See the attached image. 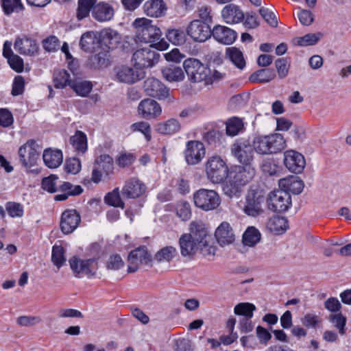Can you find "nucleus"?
Instances as JSON below:
<instances>
[{"label":"nucleus","mask_w":351,"mask_h":351,"mask_svg":"<svg viewBox=\"0 0 351 351\" xmlns=\"http://www.w3.org/2000/svg\"><path fill=\"white\" fill-rule=\"evenodd\" d=\"M179 246L183 257L191 258L198 251L206 257L215 256L216 246L212 236L203 223L193 221L189 226V232L180 237Z\"/></svg>","instance_id":"1"},{"label":"nucleus","mask_w":351,"mask_h":351,"mask_svg":"<svg viewBox=\"0 0 351 351\" xmlns=\"http://www.w3.org/2000/svg\"><path fill=\"white\" fill-rule=\"evenodd\" d=\"M132 26L136 29V37L140 41L149 43L151 47L160 51L169 48V43L162 38L160 29L154 25L152 20L138 18L134 21Z\"/></svg>","instance_id":"2"},{"label":"nucleus","mask_w":351,"mask_h":351,"mask_svg":"<svg viewBox=\"0 0 351 351\" xmlns=\"http://www.w3.org/2000/svg\"><path fill=\"white\" fill-rule=\"evenodd\" d=\"M252 146L259 155H271L283 151L287 147V141L279 133L257 135L253 138Z\"/></svg>","instance_id":"3"},{"label":"nucleus","mask_w":351,"mask_h":351,"mask_svg":"<svg viewBox=\"0 0 351 351\" xmlns=\"http://www.w3.org/2000/svg\"><path fill=\"white\" fill-rule=\"evenodd\" d=\"M264 193L258 189L250 188L245 196L242 210L247 216L256 217L264 212Z\"/></svg>","instance_id":"4"},{"label":"nucleus","mask_w":351,"mask_h":351,"mask_svg":"<svg viewBox=\"0 0 351 351\" xmlns=\"http://www.w3.org/2000/svg\"><path fill=\"white\" fill-rule=\"evenodd\" d=\"M183 67L189 80L192 83H205L208 75L210 73V70L206 64L194 58L184 60Z\"/></svg>","instance_id":"5"},{"label":"nucleus","mask_w":351,"mask_h":351,"mask_svg":"<svg viewBox=\"0 0 351 351\" xmlns=\"http://www.w3.org/2000/svg\"><path fill=\"white\" fill-rule=\"evenodd\" d=\"M194 204L204 211L217 208L221 204V197L214 190L201 189L193 194Z\"/></svg>","instance_id":"6"},{"label":"nucleus","mask_w":351,"mask_h":351,"mask_svg":"<svg viewBox=\"0 0 351 351\" xmlns=\"http://www.w3.org/2000/svg\"><path fill=\"white\" fill-rule=\"evenodd\" d=\"M208 179L215 184L221 183L228 173V168L220 156L210 157L205 165Z\"/></svg>","instance_id":"7"},{"label":"nucleus","mask_w":351,"mask_h":351,"mask_svg":"<svg viewBox=\"0 0 351 351\" xmlns=\"http://www.w3.org/2000/svg\"><path fill=\"white\" fill-rule=\"evenodd\" d=\"M154 47H143L137 49L132 56V60L138 69L152 68L156 65L160 55L155 51Z\"/></svg>","instance_id":"8"},{"label":"nucleus","mask_w":351,"mask_h":351,"mask_svg":"<svg viewBox=\"0 0 351 351\" xmlns=\"http://www.w3.org/2000/svg\"><path fill=\"white\" fill-rule=\"evenodd\" d=\"M144 73L134 66L122 64L114 69V80L124 84H133L142 80Z\"/></svg>","instance_id":"9"},{"label":"nucleus","mask_w":351,"mask_h":351,"mask_svg":"<svg viewBox=\"0 0 351 351\" xmlns=\"http://www.w3.org/2000/svg\"><path fill=\"white\" fill-rule=\"evenodd\" d=\"M70 267L75 276H94L98 269L97 261L95 258L81 259L73 256L69 261Z\"/></svg>","instance_id":"10"},{"label":"nucleus","mask_w":351,"mask_h":351,"mask_svg":"<svg viewBox=\"0 0 351 351\" xmlns=\"http://www.w3.org/2000/svg\"><path fill=\"white\" fill-rule=\"evenodd\" d=\"M268 208L274 212L282 213L287 211L291 205V197L289 193L282 189L270 192L267 198Z\"/></svg>","instance_id":"11"},{"label":"nucleus","mask_w":351,"mask_h":351,"mask_svg":"<svg viewBox=\"0 0 351 351\" xmlns=\"http://www.w3.org/2000/svg\"><path fill=\"white\" fill-rule=\"evenodd\" d=\"M40 147L34 140H29L19 149V157L21 165L25 167H32L36 164L39 158Z\"/></svg>","instance_id":"12"},{"label":"nucleus","mask_w":351,"mask_h":351,"mask_svg":"<svg viewBox=\"0 0 351 351\" xmlns=\"http://www.w3.org/2000/svg\"><path fill=\"white\" fill-rule=\"evenodd\" d=\"M143 88L147 95L150 97L159 100L168 99L170 102L174 101V99L170 97L169 89L157 78L147 77L144 81Z\"/></svg>","instance_id":"13"},{"label":"nucleus","mask_w":351,"mask_h":351,"mask_svg":"<svg viewBox=\"0 0 351 351\" xmlns=\"http://www.w3.org/2000/svg\"><path fill=\"white\" fill-rule=\"evenodd\" d=\"M153 258L145 247H139L132 250L128 256V272L136 271L142 265H151Z\"/></svg>","instance_id":"14"},{"label":"nucleus","mask_w":351,"mask_h":351,"mask_svg":"<svg viewBox=\"0 0 351 351\" xmlns=\"http://www.w3.org/2000/svg\"><path fill=\"white\" fill-rule=\"evenodd\" d=\"M254 148L247 140H238L231 147L232 154L244 165H251L254 158Z\"/></svg>","instance_id":"15"},{"label":"nucleus","mask_w":351,"mask_h":351,"mask_svg":"<svg viewBox=\"0 0 351 351\" xmlns=\"http://www.w3.org/2000/svg\"><path fill=\"white\" fill-rule=\"evenodd\" d=\"M186 34L194 41L203 43L210 37L212 32L206 23L200 20H193L187 26Z\"/></svg>","instance_id":"16"},{"label":"nucleus","mask_w":351,"mask_h":351,"mask_svg":"<svg viewBox=\"0 0 351 351\" xmlns=\"http://www.w3.org/2000/svg\"><path fill=\"white\" fill-rule=\"evenodd\" d=\"M206 149L204 144L198 141H190L186 144L184 152L187 164L195 165L199 163L204 158Z\"/></svg>","instance_id":"17"},{"label":"nucleus","mask_w":351,"mask_h":351,"mask_svg":"<svg viewBox=\"0 0 351 351\" xmlns=\"http://www.w3.org/2000/svg\"><path fill=\"white\" fill-rule=\"evenodd\" d=\"M255 173L256 170L252 165H237L228 171V175L243 187L252 180Z\"/></svg>","instance_id":"18"},{"label":"nucleus","mask_w":351,"mask_h":351,"mask_svg":"<svg viewBox=\"0 0 351 351\" xmlns=\"http://www.w3.org/2000/svg\"><path fill=\"white\" fill-rule=\"evenodd\" d=\"M283 162L289 171L295 173H301L306 166L304 156L293 149L284 153Z\"/></svg>","instance_id":"19"},{"label":"nucleus","mask_w":351,"mask_h":351,"mask_svg":"<svg viewBox=\"0 0 351 351\" xmlns=\"http://www.w3.org/2000/svg\"><path fill=\"white\" fill-rule=\"evenodd\" d=\"M14 48L16 51L25 56H35L38 54L39 45L37 42L27 36L16 38Z\"/></svg>","instance_id":"20"},{"label":"nucleus","mask_w":351,"mask_h":351,"mask_svg":"<svg viewBox=\"0 0 351 351\" xmlns=\"http://www.w3.org/2000/svg\"><path fill=\"white\" fill-rule=\"evenodd\" d=\"M147 190L145 183L137 178H130L125 181L122 188V195L130 199L141 197Z\"/></svg>","instance_id":"21"},{"label":"nucleus","mask_w":351,"mask_h":351,"mask_svg":"<svg viewBox=\"0 0 351 351\" xmlns=\"http://www.w3.org/2000/svg\"><path fill=\"white\" fill-rule=\"evenodd\" d=\"M138 114L143 119H156L162 114L160 105L152 99H145L138 106Z\"/></svg>","instance_id":"22"},{"label":"nucleus","mask_w":351,"mask_h":351,"mask_svg":"<svg viewBox=\"0 0 351 351\" xmlns=\"http://www.w3.org/2000/svg\"><path fill=\"white\" fill-rule=\"evenodd\" d=\"M81 217L74 209L64 210L61 217L60 228L64 234L73 232L80 225Z\"/></svg>","instance_id":"23"},{"label":"nucleus","mask_w":351,"mask_h":351,"mask_svg":"<svg viewBox=\"0 0 351 351\" xmlns=\"http://www.w3.org/2000/svg\"><path fill=\"white\" fill-rule=\"evenodd\" d=\"M221 17L226 23L234 25L242 22L245 14L239 5L229 3L221 10Z\"/></svg>","instance_id":"24"},{"label":"nucleus","mask_w":351,"mask_h":351,"mask_svg":"<svg viewBox=\"0 0 351 351\" xmlns=\"http://www.w3.org/2000/svg\"><path fill=\"white\" fill-rule=\"evenodd\" d=\"M114 8L110 3L105 1H99L94 4L92 16L97 21H109L114 17Z\"/></svg>","instance_id":"25"},{"label":"nucleus","mask_w":351,"mask_h":351,"mask_svg":"<svg viewBox=\"0 0 351 351\" xmlns=\"http://www.w3.org/2000/svg\"><path fill=\"white\" fill-rule=\"evenodd\" d=\"M215 237L217 243L221 247L232 244L235 239V236L230 224L228 222H222L215 230Z\"/></svg>","instance_id":"26"},{"label":"nucleus","mask_w":351,"mask_h":351,"mask_svg":"<svg viewBox=\"0 0 351 351\" xmlns=\"http://www.w3.org/2000/svg\"><path fill=\"white\" fill-rule=\"evenodd\" d=\"M211 35L218 43L223 45H231L237 37V34L234 30L220 25L213 27Z\"/></svg>","instance_id":"27"},{"label":"nucleus","mask_w":351,"mask_h":351,"mask_svg":"<svg viewBox=\"0 0 351 351\" xmlns=\"http://www.w3.org/2000/svg\"><path fill=\"white\" fill-rule=\"evenodd\" d=\"M144 13L153 18H159L166 14L167 7L163 0H148L143 4Z\"/></svg>","instance_id":"28"},{"label":"nucleus","mask_w":351,"mask_h":351,"mask_svg":"<svg viewBox=\"0 0 351 351\" xmlns=\"http://www.w3.org/2000/svg\"><path fill=\"white\" fill-rule=\"evenodd\" d=\"M278 185L280 189L293 194H300L304 189V183L298 176H290L279 180Z\"/></svg>","instance_id":"29"},{"label":"nucleus","mask_w":351,"mask_h":351,"mask_svg":"<svg viewBox=\"0 0 351 351\" xmlns=\"http://www.w3.org/2000/svg\"><path fill=\"white\" fill-rule=\"evenodd\" d=\"M99 45L98 33L94 31H88L84 33L80 40V47L85 52H93Z\"/></svg>","instance_id":"30"},{"label":"nucleus","mask_w":351,"mask_h":351,"mask_svg":"<svg viewBox=\"0 0 351 351\" xmlns=\"http://www.w3.org/2000/svg\"><path fill=\"white\" fill-rule=\"evenodd\" d=\"M161 73L163 78L169 83L181 82L185 77L182 69L175 65L163 66Z\"/></svg>","instance_id":"31"},{"label":"nucleus","mask_w":351,"mask_h":351,"mask_svg":"<svg viewBox=\"0 0 351 351\" xmlns=\"http://www.w3.org/2000/svg\"><path fill=\"white\" fill-rule=\"evenodd\" d=\"M99 35V42H101L104 45L109 49H114L121 43V36L119 34L112 29H104L100 32Z\"/></svg>","instance_id":"32"},{"label":"nucleus","mask_w":351,"mask_h":351,"mask_svg":"<svg viewBox=\"0 0 351 351\" xmlns=\"http://www.w3.org/2000/svg\"><path fill=\"white\" fill-rule=\"evenodd\" d=\"M43 158L47 167L55 169L62 164L63 155L60 150L49 148L44 151Z\"/></svg>","instance_id":"33"},{"label":"nucleus","mask_w":351,"mask_h":351,"mask_svg":"<svg viewBox=\"0 0 351 351\" xmlns=\"http://www.w3.org/2000/svg\"><path fill=\"white\" fill-rule=\"evenodd\" d=\"M70 88L77 95L85 97L92 91L93 84L91 82L81 77H75L70 84Z\"/></svg>","instance_id":"34"},{"label":"nucleus","mask_w":351,"mask_h":351,"mask_svg":"<svg viewBox=\"0 0 351 351\" xmlns=\"http://www.w3.org/2000/svg\"><path fill=\"white\" fill-rule=\"evenodd\" d=\"M267 228L274 234H282L289 228L288 221L283 217L274 216L268 220Z\"/></svg>","instance_id":"35"},{"label":"nucleus","mask_w":351,"mask_h":351,"mask_svg":"<svg viewBox=\"0 0 351 351\" xmlns=\"http://www.w3.org/2000/svg\"><path fill=\"white\" fill-rule=\"evenodd\" d=\"M181 129V125L178 120L171 118L165 121L156 124V131L164 135H171L178 132Z\"/></svg>","instance_id":"36"},{"label":"nucleus","mask_w":351,"mask_h":351,"mask_svg":"<svg viewBox=\"0 0 351 351\" xmlns=\"http://www.w3.org/2000/svg\"><path fill=\"white\" fill-rule=\"evenodd\" d=\"M226 180L223 182L222 190L225 195L230 198L239 197L243 192V186L239 185V183L230 179L228 175Z\"/></svg>","instance_id":"37"},{"label":"nucleus","mask_w":351,"mask_h":351,"mask_svg":"<svg viewBox=\"0 0 351 351\" xmlns=\"http://www.w3.org/2000/svg\"><path fill=\"white\" fill-rule=\"evenodd\" d=\"M73 82L69 72L64 69H57L53 75V82L56 88H64L66 86L70 87Z\"/></svg>","instance_id":"38"},{"label":"nucleus","mask_w":351,"mask_h":351,"mask_svg":"<svg viewBox=\"0 0 351 351\" xmlns=\"http://www.w3.org/2000/svg\"><path fill=\"white\" fill-rule=\"evenodd\" d=\"M177 250L173 246H165L160 249L154 255V260L158 263H170L176 256Z\"/></svg>","instance_id":"39"},{"label":"nucleus","mask_w":351,"mask_h":351,"mask_svg":"<svg viewBox=\"0 0 351 351\" xmlns=\"http://www.w3.org/2000/svg\"><path fill=\"white\" fill-rule=\"evenodd\" d=\"M261 234L258 229L251 226L248 227L245 231L242 241L244 245L254 247L261 240Z\"/></svg>","instance_id":"40"},{"label":"nucleus","mask_w":351,"mask_h":351,"mask_svg":"<svg viewBox=\"0 0 351 351\" xmlns=\"http://www.w3.org/2000/svg\"><path fill=\"white\" fill-rule=\"evenodd\" d=\"M226 54L230 60L239 69L242 70L245 66V60L242 51L237 47H228Z\"/></svg>","instance_id":"41"},{"label":"nucleus","mask_w":351,"mask_h":351,"mask_svg":"<svg viewBox=\"0 0 351 351\" xmlns=\"http://www.w3.org/2000/svg\"><path fill=\"white\" fill-rule=\"evenodd\" d=\"M70 143L73 148L79 153L84 154L87 149V138L85 134L81 131H77L70 138Z\"/></svg>","instance_id":"42"},{"label":"nucleus","mask_w":351,"mask_h":351,"mask_svg":"<svg viewBox=\"0 0 351 351\" xmlns=\"http://www.w3.org/2000/svg\"><path fill=\"white\" fill-rule=\"evenodd\" d=\"M256 310L254 304L250 302H241L234 307V313L242 316V318H252L254 312Z\"/></svg>","instance_id":"43"},{"label":"nucleus","mask_w":351,"mask_h":351,"mask_svg":"<svg viewBox=\"0 0 351 351\" xmlns=\"http://www.w3.org/2000/svg\"><path fill=\"white\" fill-rule=\"evenodd\" d=\"M97 0H78V5L76 11L77 20L81 21L89 15L90 10H93V5Z\"/></svg>","instance_id":"44"},{"label":"nucleus","mask_w":351,"mask_h":351,"mask_svg":"<svg viewBox=\"0 0 351 351\" xmlns=\"http://www.w3.org/2000/svg\"><path fill=\"white\" fill-rule=\"evenodd\" d=\"M274 72L268 69H260L254 73H252L250 77V80L252 82H269L274 77Z\"/></svg>","instance_id":"45"},{"label":"nucleus","mask_w":351,"mask_h":351,"mask_svg":"<svg viewBox=\"0 0 351 351\" xmlns=\"http://www.w3.org/2000/svg\"><path fill=\"white\" fill-rule=\"evenodd\" d=\"M226 128L228 136H234L243 130V123L241 119L232 117L226 121Z\"/></svg>","instance_id":"46"},{"label":"nucleus","mask_w":351,"mask_h":351,"mask_svg":"<svg viewBox=\"0 0 351 351\" xmlns=\"http://www.w3.org/2000/svg\"><path fill=\"white\" fill-rule=\"evenodd\" d=\"M166 36L169 41L174 45H182L186 42L185 34L182 29H169L166 33Z\"/></svg>","instance_id":"47"},{"label":"nucleus","mask_w":351,"mask_h":351,"mask_svg":"<svg viewBox=\"0 0 351 351\" xmlns=\"http://www.w3.org/2000/svg\"><path fill=\"white\" fill-rule=\"evenodd\" d=\"M1 6L6 15L19 12L23 9L21 0H1Z\"/></svg>","instance_id":"48"},{"label":"nucleus","mask_w":351,"mask_h":351,"mask_svg":"<svg viewBox=\"0 0 351 351\" xmlns=\"http://www.w3.org/2000/svg\"><path fill=\"white\" fill-rule=\"evenodd\" d=\"M133 132H139L142 133L145 139L149 141L152 138V132L150 124L145 121H138L132 124L130 127Z\"/></svg>","instance_id":"49"},{"label":"nucleus","mask_w":351,"mask_h":351,"mask_svg":"<svg viewBox=\"0 0 351 351\" xmlns=\"http://www.w3.org/2000/svg\"><path fill=\"white\" fill-rule=\"evenodd\" d=\"M105 202L114 207H124V203L122 201L119 188H115L112 191L108 193L104 197Z\"/></svg>","instance_id":"50"},{"label":"nucleus","mask_w":351,"mask_h":351,"mask_svg":"<svg viewBox=\"0 0 351 351\" xmlns=\"http://www.w3.org/2000/svg\"><path fill=\"white\" fill-rule=\"evenodd\" d=\"M110 64L107 54L105 52H99L90 58L91 66L95 69L107 67Z\"/></svg>","instance_id":"51"},{"label":"nucleus","mask_w":351,"mask_h":351,"mask_svg":"<svg viewBox=\"0 0 351 351\" xmlns=\"http://www.w3.org/2000/svg\"><path fill=\"white\" fill-rule=\"evenodd\" d=\"M51 261L58 269L66 262L64 249L61 245H55L52 248Z\"/></svg>","instance_id":"52"},{"label":"nucleus","mask_w":351,"mask_h":351,"mask_svg":"<svg viewBox=\"0 0 351 351\" xmlns=\"http://www.w3.org/2000/svg\"><path fill=\"white\" fill-rule=\"evenodd\" d=\"M322 34L320 32L314 34H307L304 36L296 38L297 44L299 46H309L316 44L322 38Z\"/></svg>","instance_id":"53"},{"label":"nucleus","mask_w":351,"mask_h":351,"mask_svg":"<svg viewBox=\"0 0 351 351\" xmlns=\"http://www.w3.org/2000/svg\"><path fill=\"white\" fill-rule=\"evenodd\" d=\"M177 216L182 221H187L191 217V205L187 202H178L176 206Z\"/></svg>","instance_id":"54"},{"label":"nucleus","mask_w":351,"mask_h":351,"mask_svg":"<svg viewBox=\"0 0 351 351\" xmlns=\"http://www.w3.org/2000/svg\"><path fill=\"white\" fill-rule=\"evenodd\" d=\"M95 165L96 167L108 173L112 170L113 160L110 156L102 154L96 159Z\"/></svg>","instance_id":"55"},{"label":"nucleus","mask_w":351,"mask_h":351,"mask_svg":"<svg viewBox=\"0 0 351 351\" xmlns=\"http://www.w3.org/2000/svg\"><path fill=\"white\" fill-rule=\"evenodd\" d=\"M5 210L10 217L12 218H21L23 216V206L20 204L14 202H9L5 204Z\"/></svg>","instance_id":"56"},{"label":"nucleus","mask_w":351,"mask_h":351,"mask_svg":"<svg viewBox=\"0 0 351 351\" xmlns=\"http://www.w3.org/2000/svg\"><path fill=\"white\" fill-rule=\"evenodd\" d=\"M329 319L332 325L338 329L339 332L341 335H343L345 334L346 318L341 313L330 315L329 316Z\"/></svg>","instance_id":"57"},{"label":"nucleus","mask_w":351,"mask_h":351,"mask_svg":"<svg viewBox=\"0 0 351 351\" xmlns=\"http://www.w3.org/2000/svg\"><path fill=\"white\" fill-rule=\"evenodd\" d=\"M38 316H20L16 319V324L21 327H32L41 322Z\"/></svg>","instance_id":"58"},{"label":"nucleus","mask_w":351,"mask_h":351,"mask_svg":"<svg viewBox=\"0 0 351 351\" xmlns=\"http://www.w3.org/2000/svg\"><path fill=\"white\" fill-rule=\"evenodd\" d=\"M259 14L270 26L276 27L278 25L276 15L271 10L261 8L259 9Z\"/></svg>","instance_id":"59"},{"label":"nucleus","mask_w":351,"mask_h":351,"mask_svg":"<svg viewBox=\"0 0 351 351\" xmlns=\"http://www.w3.org/2000/svg\"><path fill=\"white\" fill-rule=\"evenodd\" d=\"M135 156L132 153L121 152L116 159L117 164L121 167H125L131 165L135 160Z\"/></svg>","instance_id":"60"},{"label":"nucleus","mask_w":351,"mask_h":351,"mask_svg":"<svg viewBox=\"0 0 351 351\" xmlns=\"http://www.w3.org/2000/svg\"><path fill=\"white\" fill-rule=\"evenodd\" d=\"M297 16L300 23L305 26H309L314 21L313 13L307 10L300 9L297 13Z\"/></svg>","instance_id":"61"},{"label":"nucleus","mask_w":351,"mask_h":351,"mask_svg":"<svg viewBox=\"0 0 351 351\" xmlns=\"http://www.w3.org/2000/svg\"><path fill=\"white\" fill-rule=\"evenodd\" d=\"M124 262L119 255L114 254L109 257L107 263L106 267L110 270H119L124 267Z\"/></svg>","instance_id":"62"},{"label":"nucleus","mask_w":351,"mask_h":351,"mask_svg":"<svg viewBox=\"0 0 351 351\" xmlns=\"http://www.w3.org/2000/svg\"><path fill=\"white\" fill-rule=\"evenodd\" d=\"M58 179V178L56 175L45 178L42 181L43 189L49 193H55L57 189L56 181Z\"/></svg>","instance_id":"63"},{"label":"nucleus","mask_w":351,"mask_h":351,"mask_svg":"<svg viewBox=\"0 0 351 351\" xmlns=\"http://www.w3.org/2000/svg\"><path fill=\"white\" fill-rule=\"evenodd\" d=\"M8 62L11 68L17 73H21L23 71V60L19 56L16 54L11 56V57L8 59Z\"/></svg>","instance_id":"64"}]
</instances>
